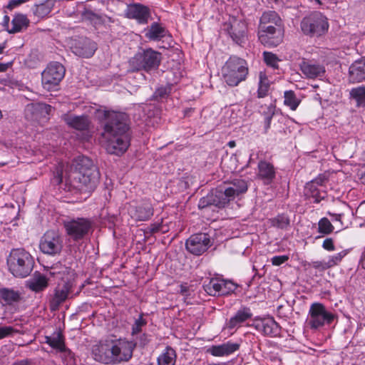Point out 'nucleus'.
Segmentation results:
<instances>
[{
  "label": "nucleus",
  "instance_id": "1",
  "mask_svg": "<svg viewBox=\"0 0 365 365\" xmlns=\"http://www.w3.org/2000/svg\"><path fill=\"white\" fill-rule=\"evenodd\" d=\"M95 115L100 121H106L102 137L107 152L117 155L124 153L130 145L128 115L103 108L98 109Z\"/></svg>",
  "mask_w": 365,
  "mask_h": 365
},
{
  "label": "nucleus",
  "instance_id": "2",
  "mask_svg": "<svg viewBox=\"0 0 365 365\" xmlns=\"http://www.w3.org/2000/svg\"><path fill=\"white\" fill-rule=\"evenodd\" d=\"M100 179L98 168L87 157H80L73 164L66 180L81 192L90 193L95 190Z\"/></svg>",
  "mask_w": 365,
  "mask_h": 365
},
{
  "label": "nucleus",
  "instance_id": "3",
  "mask_svg": "<svg viewBox=\"0 0 365 365\" xmlns=\"http://www.w3.org/2000/svg\"><path fill=\"white\" fill-rule=\"evenodd\" d=\"M248 186L243 179H235L229 182L224 188L219 187L213 190L210 194L200 200L198 207L207 212L212 207H224L230 201L245 193Z\"/></svg>",
  "mask_w": 365,
  "mask_h": 365
},
{
  "label": "nucleus",
  "instance_id": "4",
  "mask_svg": "<svg viewBox=\"0 0 365 365\" xmlns=\"http://www.w3.org/2000/svg\"><path fill=\"white\" fill-rule=\"evenodd\" d=\"M9 272L16 277L24 278L31 272L34 260L31 254L22 248L13 249L7 258Z\"/></svg>",
  "mask_w": 365,
  "mask_h": 365
},
{
  "label": "nucleus",
  "instance_id": "5",
  "mask_svg": "<svg viewBox=\"0 0 365 365\" xmlns=\"http://www.w3.org/2000/svg\"><path fill=\"white\" fill-rule=\"evenodd\" d=\"M249 73L247 62L240 58L230 57L222 68V79L231 87L238 86L246 80Z\"/></svg>",
  "mask_w": 365,
  "mask_h": 365
},
{
  "label": "nucleus",
  "instance_id": "6",
  "mask_svg": "<svg viewBox=\"0 0 365 365\" xmlns=\"http://www.w3.org/2000/svg\"><path fill=\"white\" fill-rule=\"evenodd\" d=\"M327 18L321 12L314 11L305 16L301 21L302 32L310 37H320L329 30Z\"/></svg>",
  "mask_w": 365,
  "mask_h": 365
},
{
  "label": "nucleus",
  "instance_id": "7",
  "mask_svg": "<svg viewBox=\"0 0 365 365\" xmlns=\"http://www.w3.org/2000/svg\"><path fill=\"white\" fill-rule=\"evenodd\" d=\"M116 339L99 341L92 347V356L96 361L105 364H115Z\"/></svg>",
  "mask_w": 365,
  "mask_h": 365
},
{
  "label": "nucleus",
  "instance_id": "8",
  "mask_svg": "<svg viewBox=\"0 0 365 365\" xmlns=\"http://www.w3.org/2000/svg\"><path fill=\"white\" fill-rule=\"evenodd\" d=\"M334 318V314L328 312L322 304L313 303L310 306L306 322L310 329H317L326 324H331Z\"/></svg>",
  "mask_w": 365,
  "mask_h": 365
},
{
  "label": "nucleus",
  "instance_id": "9",
  "mask_svg": "<svg viewBox=\"0 0 365 365\" xmlns=\"http://www.w3.org/2000/svg\"><path fill=\"white\" fill-rule=\"evenodd\" d=\"M160 62V53L152 49L139 52L130 60V64L134 70L146 71L156 69Z\"/></svg>",
  "mask_w": 365,
  "mask_h": 365
},
{
  "label": "nucleus",
  "instance_id": "10",
  "mask_svg": "<svg viewBox=\"0 0 365 365\" xmlns=\"http://www.w3.org/2000/svg\"><path fill=\"white\" fill-rule=\"evenodd\" d=\"M64 75L65 68L61 63L58 62L49 63L42 72V85L43 88L47 91L56 90Z\"/></svg>",
  "mask_w": 365,
  "mask_h": 365
},
{
  "label": "nucleus",
  "instance_id": "11",
  "mask_svg": "<svg viewBox=\"0 0 365 365\" xmlns=\"http://www.w3.org/2000/svg\"><path fill=\"white\" fill-rule=\"evenodd\" d=\"M39 248L44 254L51 256L58 255L63 248L62 237L58 232L48 230L41 237Z\"/></svg>",
  "mask_w": 365,
  "mask_h": 365
},
{
  "label": "nucleus",
  "instance_id": "12",
  "mask_svg": "<svg viewBox=\"0 0 365 365\" xmlns=\"http://www.w3.org/2000/svg\"><path fill=\"white\" fill-rule=\"evenodd\" d=\"M66 233L73 240L83 239L92 227V222L87 218H76L64 222Z\"/></svg>",
  "mask_w": 365,
  "mask_h": 365
},
{
  "label": "nucleus",
  "instance_id": "13",
  "mask_svg": "<svg viewBox=\"0 0 365 365\" xmlns=\"http://www.w3.org/2000/svg\"><path fill=\"white\" fill-rule=\"evenodd\" d=\"M258 38L264 46H277L283 39L282 28L273 25L259 26Z\"/></svg>",
  "mask_w": 365,
  "mask_h": 365
},
{
  "label": "nucleus",
  "instance_id": "14",
  "mask_svg": "<svg viewBox=\"0 0 365 365\" xmlns=\"http://www.w3.org/2000/svg\"><path fill=\"white\" fill-rule=\"evenodd\" d=\"M205 291L210 296L227 295L233 292L237 285L231 281L212 278L203 285Z\"/></svg>",
  "mask_w": 365,
  "mask_h": 365
},
{
  "label": "nucleus",
  "instance_id": "15",
  "mask_svg": "<svg viewBox=\"0 0 365 365\" xmlns=\"http://www.w3.org/2000/svg\"><path fill=\"white\" fill-rule=\"evenodd\" d=\"M210 236L205 233L193 235L186 240L187 250L194 255H201L210 247Z\"/></svg>",
  "mask_w": 365,
  "mask_h": 365
},
{
  "label": "nucleus",
  "instance_id": "16",
  "mask_svg": "<svg viewBox=\"0 0 365 365\" xmlns=\"http://www.w3.org/2000/svg\"><path fill=\"white\" fill-rule=\"evenodd\" d=\"M70 48L75 55L83 58H89L94 54L97 46L91 39L86 37H80L71 40Z\"/></svg>",
  "mask_w": 365,
  "mask_h": 365
},
{
  "label": "nucleus",
  "instance_id": "17",
  "mask_svg": "<svg viewBox=\"0 0 365 365\" xmlns=\"http://www.w3.org/2000/svg\"><path fill=\"white\" fill-rule=\"evenodd\" d=\"M73 284L71 281L62 279L54 289L53 295L50 300L51 310H56L69 297Z\"/></svg>",
  "mask_w": 365,
  "mask_h": 365
},
{
  "label": "nucleus",
  "instance_id": "18",
  "mask_svg": "<svg viewBox=\"0 0 365 365\" xmlns=\"http://www.w3.org/2000/svg\"><path fill=\"white\" fill-rule=\"evenodd\" d=\"M52 107L43 103H32L26 106L25 108V116L31 120H39L42 118H47L50 115Z\"/></svg>",
  "mask_w": 365,
  "mask_h": 365
},
{
  "label": "nucleus",
  "instance_id": "19",
  "mask_svg": "<svg viewBox=\"0 0 365 365\" xmlns=\"http://www.w3.org/2000/svg\"><path fill=\"white\" fill-rule=\"evenodd\" d=\"M135 344L125 339H116L115 364L128 361L133 356Z\"/></svg>",
  "mask_w": 365,
  "mask_h": 365
},
{
  "label": "nucleus",
  "instance_id": "20",
  "mask_svg": "<svg viewBox=\"0 0 365 365\" xmlns=\"http://www.w3.org/2000/svg\"><path fill=\"white\" fill-rule=\"evenodd\" d=\"M254 326L258 331L271 337L277 336L280 333V327L272 317L257 319Z\"/></svg>",
  "mask_w": 365,
  "mask_h": 365
},
{
  "label": "nucleus",
  "instance_id": "21",
  "mask_svg": "<svg viewBox=\"0 0 365 365\" xmlns=\"http://www.w3.org/2000/svg\"><path fill=\"white\" fill-rule=\"evenodd\" d=\"M129 212L136 220L145 221L153 215V210L148 200H143L135 206H130Z\"/></svg>",
  "mask_w": 365,
  "mask_h": 365
},
{
  "label": "nucleus",
  "instance_id": "22",
  "mask_svg": "<svg viewBox=\"0 0 365 365\" xmlns=\"http://www.w3.org/2000/svg\"><path fill=\"white\" fill-rule=\"evenodd\" d=\"M299 68L303 75L307 78H317L324 76L325 68L324 66L310 61H302Z\"/></svg>",
  "mask_w": 365,
  "mask_h": 365
},
{
  "label": "nucleus",
  "instance_id": "23",
  "mask_svg": "<svg viewBox=\"0 0 365 365\" xmlns=\"http://www.w3.org/2000/svg\"><path fill=\"white\" fill-rule=\"evenodd\" d=\"M239 348V344L228 341L221 344L209 346L207 349V353L213 356L223 357L233 354L237 351Z\"/></svg>",
  "mask_w": 365,
  "mask_h": 365
},
{
  "label": "nucleus",
  "instance_id": "24",
  "mask_svg": "<svg viewBox=\"0 0 365 365\" xmlns=\"http://www.w3.org/2000/svg\"><path fill=\"white\" fill-rule=\"evenodd\" d=\"M126 16L137 20L140 24H146L150 16V12L147 6L134 4L128 6Z\"/></svg>",
  "mask_w": 365,
  "mask_h": 365
},
{
  "label": "nucleus",
  "instance_id": "25",
  "mask_svg": "<svg viewBox=\"0 0 365 365\" xmlns=\"http://www.w3.org/2000/svg\"><path fill=\"white\" fill-rule=\"evenodd\" d=\"M257 168L258 178L265 185L271 184L276 177V170L272 163L267 160H259Z\"/></svg>",
  "mask_w": 365,
  "mask_h": 365
},
{
  "label": "nucleus",
  "instance_id": "26",
  "mask_svg": "<svg viewBox=\"0 0 365 365\" xmlns=\"http://www.w3.org/2000/svg\"><path fill=\"white\" fill-rule=\"evenodd\" d=\"M22 292L9 287L0 288V303L3 306H13L22 300Z\"/></svg>",
  "mask_w": 365,
  "mask_h": 365
},
{
  "label": "nucleus",
  "instance_id": "27",
  "mask_svg": "<svg viewBox=\"0 0 365 365\" xmlns=\"http://www.w3.org/2000/svg\"><path fill=\"white\" fill-rule=\"evenodd\" d=\"M62 118L70 128L77 130H86L90 126L91 122L86 115H74L66 113Z\"/></svg>",
  "mask_w": 365,
  "mask_h": 365
},
{
  "label": "nucleus",
  "instance_id": "28",
  "mask_svg": "<svg viewBox=\"0 0 365 365\" xmlns=\"http://www.w3.org/2000/svg\"><path fill=\"white\" fill-rule=\"evenodd\" d=\"M252 317V313L249 307H241L235 314L226 323V327L230 329L239 328L241 324Z\"/></svg>",
  "mask_w": 365,
  "mask_h": 365
},
{
  "label": "nucleus",
  "instance_id": "29",
  "mask_svg": "<svg viewBox=\"0 0 365 365\" xmlns=\"http://www.w3.org/2000/svg\"><path fill=\"white\" fill-rule=\"evenodd\" d=\"M349 79L353 83L365 80V58L354 61L349 67Z\"/></svg>",
  "mask_w": 365,
  "mask_h": 365
},
{
  "label": "nucleus",
  "instance_id": "30",
  "mask_svg": "<svg viewBox=\"0 0 365 365\" xmlns=\"http://www.w3.org/2000/svg\"><path fill=\"white\" fill-rule=\"evenodd\" d=\"M246 24L244 21H235L230 26L229 34L233 41L237 44H242L245 42L246 38Z\"/></svg>",
  "mask_w": 365,
  "mask_h": 365
},
{
  "label": "nucleus",
  "instance_id": "31",
  "mask_svg": "<svg viewBox=\"0 0 365 365\" xmlns=\"http://www.w3.org/2000/svg\"><path fill=\"white\" fill-rule=\"evenodd\" d=\"M45 342L58 352H66L67 349L64 342V336L60 331H54L51 335L45 337Z\"/></svg>",
  "mask_w": 365,
  "mask_h": 365
},
{
  "label": "nucleus",
  "instance_id": "32",
  "mask_svg": "<svg viewBox=\"0 0 365 365\" xmlns=\"http://www.w3.org/2000/svg\"><path fill=\"white\" fill-rule=\"evenodd\" d=\"M304 194L308 198H312L313 202L319 203L327 196L325 190L313 183H307L304 187Z\"/></svg>",
  "mask_w": 365,
  "mask_h": 365
},
{
  "label": "nucleus",
  "instance_id": "33",
  "mask_svg": "<svg viewBox=\"0 0 365 365\" xmlns=\"http://www.w3.org/2000/svg\"><path fill=\"white\" fill-rule=\"evenodd\" d=\"M29 22L26 15L22 14H16L11 21V27L8 28L7 31L9 34L21 32L29 26Z\"/></svg>",
  "mask_w": 365,
  "mask_h": 365
},
{
  "label": "nucleus",
  "instance_id": "34",
  "mask_svg": "<svg viewBox=\"0 0 365 365\" xmlns=\"http://www.w3.org/2000/svg\"><path fill=\"white\" fill-rule=\"evenodd\" d=\"M273 25L277 27H282V19L277 12L268 11L264 12L259 21V26Z\"/></svg>",
  "mask_w": 365,
  "mask_h": 365
},
{
  "label": "nucleus",
  "instance_id": "35",
  "mask_svg": "<svg viewBox=\"0 0 365 365\" xmlns=\"http://www.w3.org/2000/svg\"><path fill=\"white\" fill-rule=\"evenodd\" d=\"M167 32V30L161 25L158 23H153L146 32L145 36L150 40L158 41L165 37Z\"/></svg>",
  "mask_w": 365,
  "mask_h": 365
},
{
  "label": "nucleus",
  "instance_id": "36",
  "mask_svg": "<svg viewBox=\"0 0 365 365\" xmlns=\"http://www.w3.org/2000/svg\"><path fill=\"white\" fill-rule=\"evenodd\" d=\"M175 361L176 352L170 346H167L158 358V365H175Z\"/></svg>",
  "mask_w": 365,
  "mask_h": 365
},
{
  "label": "nucleus",
  "instance_id": "37",
  "mask_svg": "<svg viewBox=\"0 0 365 365\" xmlns=\"http://www.w3.org/2000/svg\"><path fill=\"white\" fill-rule=\"evenodd\" d=\"M48 286L46 277L42 274H36L28 282V287L36 292L42 291Z\"/></svg>",
  "mask_w": 365,
  "mask_h": 365
},
{
  "label": "nucleus",
  "instance_id": "38",
  "mask_svg": "<svg viewBox=\"0 0 365 365\" xmlns=\"http://www.w3.org/2000/svg\"><path fill=\"white\" fill-rule=\"evenodd\" d=\"M270 86V81L269 80L264 71L259 73V82L257 88V97L264 98L268 95Z\"/></svg>",
  "mask_w": 365,
  "mask_h": 365
},
{
  "label": "nucleus",
  "instance_id": "39",
  "mask_svg": "<svg viewBox=\"0 0 365 365\" xmlns=\"http://www.w3.org/2000/svg\"><path fill=\"white\" fill-rule=\"evenodd\" d=\"M54 6L53 0H46L44 2L37 4L34 10V14L38 18H43L48 16L52 11Z\"/></svg>",
  "mask_w": 365,
  "mask_h": 365
},
{
  "label": "nucleus",
  "instance_id": "40",
  "mask_svg": "<svg viewBox=\"0 0 365 365\" xmlns=\"http://www.w3.org/2000/svg\"><path fill=\"white\" fill-rule=\"evenodd\" d=\"M271 225L280 230H287L290 224L288 216L285 215H278L274 217L269 219Z\"/></svg>",
  "mask_w": 365,
  "mask_h": 365
},
{
  "label": "nucleus",
  "instance_id": "41",
  "mask_svg": "<svg viewBox=\"0 0 365 365\" xmlns=\"http://www.w3.org/2000/svg\"><path fill=\"white\" fill-rule=\"evenodd\" d=\"M284 103L292 110H295L300 103L293 91H287L284 93Z\"/></svg>",
  "mask_w": 365,
  "mask_h": 365
},
{
  "label": "nucleus",
  "instance_id": "42",
  "mask_svg": "<svg viewBox=\"0 0 365 365\" xmlns=\"http://www.w3.org/2000/svg\"><path fill=\"white\" fill-rule=\"evenodd\" d=\"M350 95L356 102V106L365 107V88L359 86L351 89Z\"/></svg>",
  "mask_w": 365,
  "mask_h": 365
},
{
  "label": "nucleus",
  "instance_id": "43",
  "mask_svg": "<svg viewBox=\"0 0 365 365\" xmlns=\"http://www.w3.org/2000/svg\"><path fill=\"white\" fill-rule=\"evenodd\" d=\"M262 113L264 116V128L267 132L270 128L272 119L274 115L275 106L272 103H270L269 106H265L264 108L262 106Z\"/></svg>",
  "mask_w": 365,
  "mask_h": 365
},
{
  "label": "nucleus",
  "instance_id": "44",
  "mask_svg": "<svg viewBox=\"0 0 365 365\" xmlns=\"http://www.w3.org/2000/svg\"><path fill=\"white\" fill-rule=\"evenodd\" d=\"M349 253V250H343L342 251L334 255L329 256L327 258L328 267H332L336 265H338L342 259L347 255Z\"/></svg>",
  "mask_w": 365,
  "mask_h": 365
},
{
  "label": "nucleus",
  "instance_id": "45",
  "mask_svg": "<svg viewBox=\"0 0 365 365\" xmlns=\"http://www.w3.org/2000/svg\"><path fill=\"white\" fill-rule=\"evenodd\" d=\"M319 232L329 235L334 230V226L327 217L322 218L318 223Z\"/></svg>",
  "mask_w": 365,
  "mask_h": 365
},
{
  "label": "nucleus",
  "instance_id": "46",
  "mask_svg": "<svg viewBox=\"0 0 365 365\" xmlns=\"http://www.w3.org/2000/svg\"><path fill=\"white\" fill-rule=\"evenodd\" d=\"M147 324V321L143 318V314H140L138 319H136L134 322V324L132 327V335H135L139 334L143 327Z\"/></svg>",
  "mask_w": 365,
  "mask_h": 365
},
{
  "label": "nucleus",
  "instance_id": "47",
  "mask_svg": "<svg viewBox=\"0 0 365 365\" xmlns=\"http://www.w3.org/2000/svg\"><path fill=\"white\" fill-rule=\"evenodd\" d=\"M264 60L266 64L269 66H271L274 68L278 67L279 59L277 56L270 52L264 51L263 53Z\"/></svg>",
  "mask_w": 365,
  "mask_h": 365
},
{
  "label": "nucleus",
  "instance_id": "48",
  "mask_svg": "<svg viewBox=\"0 0 365 365\" xmlns=\"http://www.w3.org/2000/svg\"><path fill=\"white\" fill-rule=\"evenodd\" d=\"M327 214L332 217V220L334 222H340L341 225L347 227L350 224L349 220L346 219V214L344 212L336 214L332 213L331 212H328Z\"/></svg>",
  "mask_w": 365,
  "mask_h": 365
},
{
  "label": "nucleus",
  "instance_id": "49",
  "mask_svg": "<svg viewBox=\"0 0 365 365\" xmlns=\"http://www.w3.org/2000/svg\"><path fill=\"white\" fill-rule=\"evenodd\" d=\"M170 93V88L167 87L158 88L153 95V98L158 101H162L166 98Z\"/></svg>",
  "mask_w": 365,
  "mask_h": 365
},
{
  "label": "nucleus",
  "instance_id": "50",
  "mask_svg": "<svg viewBox=\"0 0 365 365\" xmlns=\"http://www.w3.org/2000/svg\"><path fill=\"white\" fill-rule=\"evenodd\" d=\"M17 332L18 331L11 326L0 327V339L12 336Z\"/></svg>",
  "mask_w": 365,
  "mask_h": 365
},
{
  "label": "nucleus",
  "instance_id": "51",
  "mask_svg": "<svg viewBox=\"0 0 365 365\" xmlns=\"http://www.w3.org/2000/svg\"><path fill=\"white\" fill-rule=\"evenodd\" d=\"M288 255L274 256L271 258V262L274 266H279L285 263L289 259Z\"/></svg>",
  "mask_w": 365,
  "mask_h": 365
},
{
  "label": "nucleus",
  "instance_id": "52",
  "mask_svg": "<svg viewBox=\"0 0 365 365\" xmlns=\"http://www.w3.org/2000/svg\"><path fill=\"white\" fill-rule=\"evenodd\" d=\"M327 180L328 179L324 175H319L314 180H312L309 182L313 183L314 185H317V187L322 188L323 185L326 182H327Z\"/></svg>",
  "mask_w": 365,
  "mask_h": 365
},
{
  "label": "nucleus",
  "instance_id": "53",
  "mask_svg": "<svg viewBox=\"0 0 365 365\" xmlns=\"http://www.w3.org/2000/svg\"><path fill=\"white\" fill-rule=\"evenodd\" d=\"M322 247L327 251H334L335 250L334 241L331 238H327L324 240Z\"/></svg>",
  "mask_w": 365,
  "mask_h": 365
},
{
  "label": "nucleus",
  "instance_id": "54",
  "mask_svg": "<svg viewBox=\"0 0 365 365\" xmlns=\"http://www.w3.org/2000/svg\"><path fill=\"white\" fill-rule=\"evenodd\" d=\"M328 262L327 259L324 261H316L312 262V267L315 269L324 270L328 268H330V267H328Z\"/></svg>",
  "mask_w": 365,
  "mask_h": 365
},
{
  "label": "nucleus",
  "instance_id": "55",
  "mask_svg": "<svg viewBox=\"0 0 365 365\" xmlns=\"http://www.w3.org/2000/svg\"><path fill=\"white\" fill-rule=\"evenodd\" d=\"M63 180V170L61 166L56 169L54 173L53 181L56 184H60Z\"/></svg>",
  "mask_w": 365,
  "mask_h": 365
},
{
  "label": "nucleus",
  "instance_id": "56",
  "mask_svg": "<svg viewBox=\"0 0 365 365\" xmlns=\"http://www.w3.org/2000/svg\"><path fill=\"white\" fill-rule=\"evenodd\" d=\"M28 0H11L9 2V4L7 6V8L10 10H12L13 9L20 6L21 4L26 2Z\"/></svg>",
  "mask_w": 365,
  "mask_h": 365
},
{
  "label": "nucleus",
  "instance_id": "57",
  "mask_svg": "<svg viewBox=\"0 0 365 365\" xmlns=\"http://www.w3.org/2000/svg\"><path fill=\"white\" fill-rule=\"evenodd\" d=\"M12 365H31L29 359H23L15 361Z\"/></svg>",
  "mask_w": 365,
  "mask_h": 365
},
{
  "label": "nucleus",
  "instance_id": "58",
  "mask_svg": "<svg viewBox=\"0 0 365 365\" xmlns=\"http://www.w3.org/2000/svg\"><path fill=\"white\" fill-rule=\"evenodd\" d=\"M11 66V63H0V72L6 71Z\"/></svg>",
  "mask_w": 365,
  "mask_h": 365
},
{
  "label": "nucleus",
  "instance_id": "59",
  "mask_svg": "<svg viewBox=\"0 0 365 365\" xmlns=\"http://www.w3.org/2000/svg\"><path fill=\"white\" fill-rule=\"evenodd\" d=\"M188 292H189V289H188V287L186 285L182 284L180 286V293L182 295H184V296L188 295L189 294Z\"/></svg>",
  "mask_w": 365,
  "mask_h": 365
},
{
  "label": "nucleus",
  "instance_id": "60",
  "mask_svg": "<svg viewBox=\"0 0 365 365\" xmlns=\"http://www.w3.org/2000/svg\"><path fill=\"white\" fill-rule=\"evenodd\" d=\"M361 267L365 270V255L362 257L361 259Z\"/></svg>",
  "mask_w": 365,
  "mask_h": 365
},
{
  "label": "nucleus",
  "instance_id": "61",
  "mask_svg": "<svg viewBox=\"0 0 365 365\" xmlns=\"http://www.w3.org/2000/svg\"><path fill=\"white\" fill-rule=\"evenodd\" d=\"M227 145H228V146H229L230 148H234V147H235L236 143H235V141H234V140H231V141H230V142L227 143Z\"/></svg>",
  "mask_w": 365,
  "mask_h": 365
},
{
  "label": "nucleus",
  "instance_id": "62",
  "mask_svg": "<svg viewBox=\"0 0 365 365\" xmlns=\"http://www.w3.org/2000/svg\"><path fill=\"white\" fill-rule=\"evenodd\" d=\"M360 179L361 180V182L365 184V171L363 172L361 174V177H360Z\"/></svg>",
  "mask_w": 365,
  "mask_h": 365
},
{
  "label": "nucleus",
  "instance_id": "63",
  "mask_svg": "<svg viewBox=\"0 0 365 365\" xmlns=\"http://www.w3.org/2000/svg\"><path fill=\"white\" fill-rule=\"evenodd\" d=\"M5 48H6L5 43L0 44V54L3 53Z\"/></svg>",
  "mask_w": 365,
  "mask_h": 365
},
{
  "label": "nucleus",
  "instance_id": "64",
  "mask_svg": "<svg viewBox=\"0 0 365 365\" xmlns=\"http://www.w3.org/2000/svg\"><path fill=\"white\" fill-rule=\"evenodd\" d=\"M207 365H223L222 364H210Z\"/></svg>",
  "mask_w": 365,
  "mask_h": 365
}]
</instances>
